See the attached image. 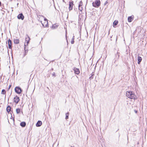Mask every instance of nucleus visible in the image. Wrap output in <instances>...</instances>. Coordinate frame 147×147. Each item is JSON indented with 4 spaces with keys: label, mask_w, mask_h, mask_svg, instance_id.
Wrapping results in <instances>:
<instances>
[{
    "label": "nucleus",
    "mask_w": 147,
    "mask_h": 147,
    "mask_svg": "<svg viewBox=\"0 0 147 147\" xmlns=\"http://www.w3.org/2000/svg\"><path fill=\"white\" fill-rule=\"evenodd\" d=\"M11 85H9V88H8V89H10V88L11 87Z\"/></svg>",
    "instance_id": "obj_29"
},
{
    "label": "nucleus",
    "mask_w": 147,
    "mask_h": 147,
    "mask_svg": "<svg viewBox=\"0 0 147 147\" xmlns=\"http://www.w3.org/2000/svg\"><path fill=\"white\" fill-rule=\"evenodd\" d=\"M43 26L44 27L47 26L48 25V23L47 20L46 18H44V22H42V21L40 20Z\"/></svg>",
    "instance_id": "obj_3"
},
{
    "label": "nucleus",
    "mask_w": 147,
    "mask_h": 147,
    "mask_svg": "<svg viewBox=\"0 0 147 147\" xmlns=\"http://www.w3.org/2000/svg\"><path fill=\"white\" fill-rule=\"evenodd\" d=\"M55 73L54 72H53V73L52 74V75L53 76H55Z\"/></svg>",
    "instance_id": "obj_26"
},
{
    "label": "nucleus",
    "mask_w": 147,
    "mask_h": 147,
    "mask_svg": "<svg viewBox=\"0 0 147 147\" xmlns=\"http://www.w3.org/2000/svg\"><path fill=\"white\" fill-rule=\"evenodd\" d=\"M74 70L75 74H78L80 73V71L79 69L77 68H74Z\"/></svg>",
    "instance_id": "obj_7"
},
{
    "label": "nucleus",
    "mask_w": 147,
    "mask_h": 147,
    "mask_svg": "<svg viewBox=\"0 0 147 147\" xmlns=\"http://www.w3.org/2000/svg\"><path fill=\"white\" fill-rule=\"evenodd\" d=\"M69 115V113H67L66 114V117H65V119H67L68 118V116Z\"/></svg>",
    "instance_id": "obj_20"
},
{
    "label": "nucleus",
    "mask_w": 147,
    "mask_h": 147,
    "mask_svg": "<svg viewBox=\"0 0 147 147\" xmlns=\"http://www.w3.org/2000/svg\"><path fill=\"white\" fill-rule=\"evenodd\" d=\"M56 26V27H57V24L56 25V24L53 25V28H55Z\"/></svg>",
    "instance_id": "obj_23"
},
{
    "label": "nucleus",
    "mask_w": 147,
    "mask_h": 147,
    "mask_svg": "<svg viewBox=\"0 0 147 147\" xmlns=\"http://www.w3.org/2000/svg\"><path fill=\"white\" fill-rule=\"evenodd\" d=\"M79 9L81 11H82V7H80V5L79 6Z\"/></svg>",
    "instance_id": "obj_24"
},
{
    "label": "nucleus",
    "mask_w": 147,
    "mask_h": 147,
    "mask_svg": "<svg viewBox=\"0 0 147 147\" xmlns=\"http://www.w3.org/2000/svg\"><path fill=\"white\" fill-rule=\"evenodd\" d=\"M142 60V57L140 56H138V64H140V63L141 61Z\"/></svg>",
    "instance_id": "obj_12"
},
{
    "label": "nucleus",
    "mask_w": 147,
    "mask_h": 147,
    "mask_svg": "<svg viewBox=\"0 0 147 147\" xmlns=\"http://www.w3.org/2000/svg\"><path fill=\"white\" fill-rule=\"evenodd\" d=\"M1 2H0V6H1Z\"/></svg>",
    "instance_id": "obj_31"
},
{
    "label": "nucleus",
    "mask_w": 147,
    "mask_h": 147,
    "mask_svg": "<svg viewBox=\"0 0 147 147\" xmlns=\"http://www.w3.org/2000/svg\"><path fill=\"white\" fill-rule=\"evenodd\" d=\"M15 90L16 92L18 94H20L22 92L21 88L19 87H16L15 89Z\"/></svg>",
    "instance_id": "obj_4"
},
{
    "label": "nucleus",
    "mask_w": 147,
    "mask_h": 147,
    "mask_svg": "<svg viewBox=\"0 0 147 147\" xmlns=\"http://www.w3.org/2000/svg\"><path fill=\"white\" fill-rule=\"evenodd\" d=\"M18 18L19 19H21L23 20L24 18V16L22 13H20L18 16Z\"/></svg>",
    "instance_id": "obj_6"
},
{
    "label": "nucleus",
    "mask_w": 147,
    "mask_h": 147,
    "mask_svg": "<svg viewBox=\"0 0 147 147\" xmlns=\"http://www.w3.org/2000/svg\"><path fill=\"white\" fill-rule=\"evenodd\" d=\"M135 112L136 113H137V111H136V110H135Z\"/></svg>",
    "instance_id": "obj_30"
},
{
    "label": "nucleus",
    "mask_w": 147,
    "mask_h": 147,
    "mask_svg": "<svg viewBox=\"0 0 147 147\" xmlns=\"http://www.w3.org/2000/svg\"><path fill=\"white\" fill-rule=\"evenodd\" d=\"M74 36H73V39H74Z\"/></svg>",
    "instance_id": "obj_32"
},
{
    "label": "nucleus",
    "mask_w": 147,
    "mask_h": 147,
    "mask_svg": "<svg viewBox=\"0 0 147 147\" xmlns=\"http://www.w3.org/2000/svg\"><path fill=\"white\" fill-rule=\"evenodd\" d=\"M71 44H73L74 43V40H72V41H71Z\"/></svg>",
    "instance_id": "obj_27"
},
{
    "label": "nucleus",
    "mask_w": 147,
    "mask_h": 147,
    "mask_svg": "<svg viewBox=\"0 0 147 147\" xmlns=\"http://www.w3.org/2000/svg\"><path fill=\"white\" fill-rule=\"evenodd\" d=\"M5 93L6 91L5 90L3 89L2 90L1 94H5Z\"/></svg>",
    "instance_id": "obj_21"
},
{
    "label": "nucleus",
    "mask_w": 147,
    "mask_h": 147,
    "mask_svg": "<svg viewBox=\"0 0 147 147\" xmlns=\"http://www.w3.org/2000/svg\"><path fill=\"white\" fill-rule=\"evenodd\" d=\"M100 2L99 0H96L95 2L92 3L93 6L96 7H98L100 5Z\"/></svg>",
    "instance_id": "obj_2"
},
{
    "label": "nucleus",
    "mask_w": 147,
    "mask_h": 147,
    "mask_svg": "<svg viewBox=\"0 0 147 147\" xmlns=\"http://www.w3.org/2000/svg\"><path fill=\"white\" fill-rule=\"evenodd\" d=\"M107 3V2L106 1L105 3H104V5H106V4Z\"/></svg>",
    "instance_id": "obj_28"
},
{
    "label": "nucleus",
    "mask_w": 147,
    "mask_h": 147,
    "mask_svg": "<svg viewBox=\"0 0 147 147\" xmlns=\"http://www.w3.org/2000/svg\"><path fill=\"white\" fill-rule=\"evenodd\" d=\"M20 125L22 127H24L26 125V123L25 122H22L20 123Z\"/></svg>",
    "instance_id": "obj_13"
},
{
    "label": "nucleus",
    "mask_w": 147,
    "mask_h": 147,
    "mask_svg": "<svg viewBox=\"0 0 147 147\" xmlns=\"http://www.w3.org/2000/svg\"><path fill=\"white\" fill-rule=\"evenodd\" d=\"M94 75V74H93L92 75V76H91L90 77V79H92L93 78V77H92V76Z\"/></svg>",
    "instance_id": "obj_25"
},
{
    "label": "nucleus",
    "mask_w": 147,
    "mask_h": 147,
    "mask_svg": "<svg viewBox=\"0 0 147 147\" xmlns=\"http://www.w3.org/2000/svg\"><path fill=\"white\" fill-rule=\"evenodd\" d=\"M8 44L9 49H11V42L10 39H9L8 40Z\"/></svg>",
    "instance_id": "obj_9"
},
{
    "label": "nucleus",
    "mask_w": 147,
    "mask_h": 147,
    "mask_svg": "<svg viewBox=\"0 0 147 147\" xmlns=\"http://www.w3.org/2000/svg\"><path fill=\"white\" fill-rule=\"evenodd\" d=\"M118 23V21L117 20H115L113 23V25H116Z\"/></svg>",
    "instance_id": "obj_18"
},
{
    "label": "nucleus",
    "mask_w": 147,
    "mask_h": 147,
    "mask_svg": "<svg viewBox=\"0 0 147 147\" xmlns=\"http://www.w3.org/2000/svg\"><path fill=\"white\" fill-rule=\"evenodd\" d=\"M38 18L39 19V20H40L41 19L44 20V18H45L44 17L42 16L39 15L38 16Z\"/></svg>",
    "instance_id": "obj_14"
},
{
    "label": "nucleus",
    "mask_w": 147,
    "mask_h": 147,
    "mask_svg": "<svg viewBox=\"0 0 147 147\" xmlns=\"http://www.w3.org/2000/svg\"><path fill=\"white\" fill-rule=\"evenodd\" d=\"M28 38V41H27V42H26L24 44V46L25 47L28 46V43H29V42L30 39V38Z\"/></svg>",
    "instance_id": "obj_15"
},
{
    "label": "nucleus",
    "mask_w": 147,
    "mask_h": 147,
    "mask_svg": "<svg viewBox=\"0 0 147 147\" xmlns=\"http://www.w3.org/2000/svg\"><path fill=\"white\" fill-rule=\"evenodd\" d=\"M73 3L72 2H70L69 3V9L70 10H71L72 9V7L73 5Z\"/></svg>",
    "instance_id": "obj_11"
},
{
    "label": "nucleus",
    "mask_w": 147,
    "mask_h": 147,
    "mask_svg": "<svg viewBox=\"0 0 147 147\" xmlns=\"http://www.w3.org/2000/svg\"><path fill=\"white\" fill-rule=\"evenodd\" d=\"M134 16H129L128 18V21L129 22H132Z\"/></svg>",
    "instance_id": "obj_8"
},
{
    "label": "nucleus",
    "mask_w": 147,
    "mask_h": 147,
    "mask_svg": "<svg viewBox=\"0 0 147 147\" xmlns=\"http://www.w3.org/2000/svg\"><path fill=\"white\" fill-rule=\"evenodd\" d=\"M13 41L14 43L15 44H17L19 43V40L18 39H14Z\"/></svg>",
    "instance_id": "obj_16"
},
{
    "label": "nucleus",
    "mask_w": 147,
    "mask_h": 147,
    "mask_svg": "<svg viewBox=\"0 0 147 147\" xmlns=\"http://www.w3.org/2000/svg\"><path fill=\"white\" fill-rule=\"evenodd\" d=\"M20 100V99L19 97L16 96L14 98V102L16 104H17Z\"/></svg>",
    "instance_id": "obj_5"
},
{
    "label": "nucleus",
    "mask_w": 147,
    "mask_h": 147,
    "mask_svg": "<svg viewBox=\"0 0 147 147\" xmlns=\"http://www.w3.org/2000/svg\"><path fill=\"white\" fill-rule=\"evenodd\" d=\"M42 124V122L41 121H38L36 124L37 127L40 126Z\"/></svg>",
    "instance_id": "obj_10"
},
{
    "label": "nucleus",
    "mask_w": 147,
    "mask_h": 147,
    "mask_svg": "<svg viewBox=\"0 0 147 147\" xmlns=\"http://www.w3.org/2000/svg\"><path fill=\"white\" fill-rule=\"evenodd\" d=\"M126 96L127 97L131 99H134V100L137 99L136 96L135 94L134 93L131 91H127L126 92Z\"/></svg>",
    "instance_id": "obj_1"
},
{
    "label": "nucleus",
    "mask_w": 147,
    "mask_h": 147,
    "mask_svg": "<svg viewBox=\"0 0 147 147\" xmlns=\"http://www.w3.org/2000/svg\"><path fill=\"white\" fill-rule=\"evenodd\" d=\"M7 111L9 112L11 110V107L9 106H8L6 109Z\"/></svg>",
    "instance_id": "obj_17"
},
{
    "label": "nucleus",
    "mask_w": 147,
    "mask_h": 147,
    "mask_svg": "<svg viewBox=\"0 0 147 147\" xmlns=\"http://www.w3.org/2000/svg\"><path fill=\"white\" fill-rule=\"evenodd\" d=\"M27 37H26V39H25V41H26V42H27V41H28V38H29V37L27 35Z\"/></svg>",
    "instance_id": "obj_22"
},
{
    "label": "nucleus",
    "mask_w": 147,
    "mask_h": 147,
    "mask_svg": "<svg viewBox=\"0 0 147 147\" xmlns=\"http://www.w3.org/2000/svg\"><path fill=\"white\" fill-rule=\"evenodd\" d=\"M16 112L17 114L19 113L20 112V109H17L16 110Z\"/></svg>",
    "instance_id": "obj_19"
}]
</instances>
